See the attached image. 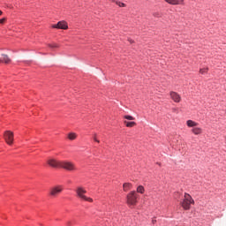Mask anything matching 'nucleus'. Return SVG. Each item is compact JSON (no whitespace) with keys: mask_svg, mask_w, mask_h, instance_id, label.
Listing matches in <instances>:
<instances>
[{"mask_svg":"<svg viewBox=\"0 0 226 226\" xmlns=\"http://www.w3.org/2000/svg\"><path fill=\"white\" fill-rule=\"evenodd\" d=\"M192 204H195V200L192 198V195L185 192L184 194V200L180 202L181 207L185 211H190Z\"/></svg>","mask_w":226,"mask_h":226,"instance_id":"obj_1","label":"nucleus"},{"mask_svg":"<svg viewBox=\"0 0 226 226\" xmlns=\"http://www.w3.org/2000/svg\"><path fill=\"white\" fill-rule=\"evenodd\" d=\"M76 195L81 200H86V202H93V199L90 197L86 196L87 191L82 186H78L75 190Z\"/></svg>","mask_w":226,"mask_h":226,"instance_id":"obj_2","label":"nucleus"},{"mask_svg":"<svg viewBox=\"0 0 226 226\" xmlns=\"http://www.w3.org/2000/svg\"><path fill=\"white\" fill-rule=\"evenodd\" d=\"M60 169H64V170H68L69 172H73V170H77L75 163L70 161H62Z\"/></svg>","mask_w":226,"mask_h":226,"instance_id":"obj_3","label":"nucleus"},{"mask_svg":"<svg viewBox=\"0 0 226 226\" xmlns=\"http://www.w3.org/2000/svg\"><path fill=\"white\" fill-rule=\"evenodd\" d=\"M126 199L128 206H136L138 199L137 192L132 191L127 194Z\"/></svg>","mask_w":226,"mask_h":226,"instance_id":"obj_4","label":"nucleus"},{"mask_svg":"<svg viewBox=\"0 0 226 226\" xmlns=\"http://www.w3.org/2000/svg\"><path fill=\"white\" fill-rule=\"evenodd\" d=\"M14 135H13V132L11 131H5L4 133V139L6 142V144H8V146H11V144H13V139Z\"/></svg>","mask_w":226,"mask_h":226,"instance_id":"obj_5","label":"nucleus"},{"mask_svg":"<svg viewBox=\"0 0 226 226\" xmlns=\"http://www.w3.org/2000/svg\"><path fill=\"white\" fill-rule=\"evenodd\" d=\"M48 165L53 169H61L62 161L57 159L50 158L47 161Z\"/></svg>","mask_w":226,"mask_h":226,"instance_id":"obj_6","label":"nucleus"},{"mask_svg":"<svg viewBox=\"0 0 226 226\" xmlns=\"http://www.w3.org/2000/svg\"><path fill=\"white\" fill-rule=\"evenodd\" d=\"M62 192V185H56L50 189L49 195H51V197H57V195H59V193H61Z\"/></svg>","mask_w":226,"mask_h":226,"instance_id":"obj_7","label":"nucleus"},{"mask_svg":"<svg viewBox=\"0 0 226 226\" xmlns=\"http://www.w3.org/2000/svg\"><path fill=\"white\" fill-rule=\"evenodd\" d=\"M168 4H171L172 6H185V0H164Z\"/></svg>","mask_w":226,"mask_h":226,"instance_id":"obj_8","label":"nucleus"},{"mask_svg":"<svg viewBox=\"0 0 226 226\" xmlns=\"http://www.w3.org/2000/svg\"><path fill=\"white\" fill-rule=\"evenodd\" d=\"M52 27L54 29H68V23L66 21H59L57 24L53 25Z\"/></svg>","mask_w":226,"mask_h":226,"instance_id":"obj_9","label":"nucleus"},{"mask_svg":"<svg viewBox=\"0 0 226 226\" xmlns=\"http://www.w3.org/2000/svg\"><path fill=\"white\" fill-rule=\"evenodd\" d=\"M170 96L175 103H179V102H181V95L176 92H170Z\"/></svg>","mask_w":226,"mask_h":226,"instance_id":"obj_10","label":"nucleus"},{"mask_svg":"<svg viewBox=\"0 0 226 226\" xmlns=\"http://www.w3.org/2000/svg\"><path fill=\"white\" fill-rule=\"evenodd\" d=\"M3 59H0V63H4L5 64H10L11 63V58L8 55L3 54Z\"/></svg>","mask_w":226,"mask_h":226,"instance_id":"obj_11","label":"nucleus"},{"mask_svg":"<svg viewBox=\"0 0 226 226\" xmlns=\"http://www.w3.org/2000/svg\"><path fill=\"white\" fill-rule=\"evenodd\" d=\"M186 124L188 128H195V126H199V124L193 120H187Z\"/></svg>","mask_w":226,"mask_h":226,"instance_id":"obj_12","label":"nucleus"},{"mask_svg":"<svg viewBox=\"0 0 226 226\" xmlns=\"http://www.w3.org/2000/svg\"><path fill=\"white\" fill-rule=\"evenodd\" d=\"M192 132L194 135H200V133H202V128L195 126L194 128L192 129Z\"/></svg>","mask_w":226,"mask_h":226,"instance_id":"obj_13","label":"nucleus"},{"mask_svg":"<svg viewBox=\"0 0 226 226\" xmlns=\"http://www.w3.org/2000/svg\"><path fill=\"white\" fill-rule=\"evenodd\" d=\"M124 124H125V126H127V128H133V126L137 125V123L135 122L124 121Z\"/></svg>","mask_w":226,"mask_h":226,"instance_id":"obj_14","label":"nucleus"},{"mask_svg":"<svg viewBox=\"0 0 226 226\" xmlns=\"http://www.w3.org/2000/svg\"><path fill=\"white\" fill-rule=\"evenodd\" d=\"M132 186L133 185L130 183H124L123 188L124 192H128V190H132Z\"/></svg>","mask_w":226,"mask_h":226,"instance_id":"obj_15","label":"nucleus"},{"mask_svg":"<svg viewBox=\"0 0 226 226\" xmlns=\"http://www.w3.org/2000/svg\"><path fill=\"white\" fill-rule=\"evenodd\" d=\"M68 139H69V140H75V139H77V133H75V132L69 133Z\"/></svg>","mask_w":226,"mask_h":226,"instance_id":"obj_16","label":"nucleus"},{"mask_svg":"<svg viewBox=\"0 0 226 226\" xmlns=\"http://www.w3.org/2000/svg\"><path fill=\"white\" fill-rule=\"evenodd\" d=\"M137 193L143 194L146 192V189L142 185H139L136 190Z\"/></svg>","mask_w":226,"mask_h":226,"instance_id":"obj_17","label":"nucleus"},{"mask_svg":"<svg viewBox=\"0 0 226 226\" xmlns=\"http://www.w3.org/2000/svg\"><path fill=\"white\" fill-rule=\"evenodd\" d=\"M48 47H49V49H59V44L56 43V42H52V43H49Z\"/></svg>","mask_w":226,"mask_h":226,"instance_id":"obj_18","label":"nucleus"},{"mask_svg":"<svg viewBox=\"0 0 226 226\" xmlns=\"http://www.w3.org/2000/svg\"><path fill=\"white\" fill-rule=\"evenodd\" d=\"M208 68L207 67V68H203V69H200V73H201V75H205V73H207V72H208Z\"/></svg>","mask_w":226,"mask_h":226,"instance_id":"obj_19","label":"nucleus"},{"mask_svg":"<svg viewBox=\"0 0 226 226\" xmlns=\"http://www.w3.org/2000/svg\"><path fill=\"white\" fill-rule=\"evenodd\" d=\"M124 117V119H127L128 121H133L135 119V117H133L130 115H126Z\"/></svg>","mask_w":226,"mask_h":226,"instance_id":"obj_20","label":"nucleus"},{"mask_svg":"<svg viewBox=\"0 0 226 226\" xmlns=\"http://www.w3.org/2000/svg\"><path fill=\"white\" fill-rule=\"evenodd\" d=\"M117 6H119L120 8H124V6H126V4L122 2H117Z\"/></svg>","mask_w":226,"mask_h":226,"instance_id":"obj_21","label":"nucleus"},{"mask_svg":"<svg viewBox=\"0 0 226 226\" xmlns=\"http://www.w3.org/2000/svg\"><path fill=\"white\" fill-rule=\"evenodd\" d=\"M94 140L95 142H97L98 144H100V140H98V139H96V134L94 135Z\"/></svg>","mask_w":226,"mask_h":226,"instance_id":"obj_22","label":"nucleus"},{"mask_svg":"<svg viewBox=\"0 0 226 226\" xmlns=\"http://www.w3.org/2000/svg\"><path fill=\"white\" fill-rule=\"evenodd\" d=\"M4 22H6V18H4V19H0V24H4Z\"/></svg>","mask_w":226,"mask_h":226,"instance_id":"obj_23","label":"nucleus"},{"mask_svg":"<svg viewBox=\"0 0 226 226\" xmlns=\"http://www.w3.org/2000/svg\"><path fill=\"white\" fill-rule=\"evenodd\" d=\"M152 223H153V225H154V223H156V219H152Z\"/></svg>","mask_w":226,"mask_h":226,"instance_id":"obj_24","label":"nucleus"},{"mask_svg":"<svg viewBox=\"0 0 226 226\" xmlns=\"http://www.w3.org/2000/svg\"><path fill=\"white\" fill-rule=\"evenodd\" d=\"M130 43H133V40L129 39Z\"/></svg>","mask_w":226,"mask_h":226,"instance_id":"obj_25","label":"nucleus"},{"mask_svg":"<svg viewBox=\"0 0 226 226\" xmlns=\"http://www.w3.org/2000/svg\"><path fill=\"white\" fill-rule=\"evenodd\" d=\"M0 15H3V11H0Z\"/></svg>","mask_w":226,"mask_h":226,"instance_id":"obj_26","label":"nucleus"}]
</instances>
